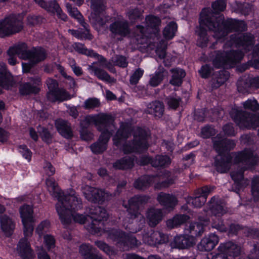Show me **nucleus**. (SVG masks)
<instances>
[{
  "label": "nucleus",
  "instance_id": "680f3d73",
  "mask_svg": "<svg viewBox=\"0 0 259 259\" xmlns=\"http://www.w3.org/2000/svg\"><path fill=\"white\" fill-rule=\"evenodd\" d=\"M107 148V145L104 144L101 142L97 140L90 146V149L92 152L95 154L103 153Z\"/></svg>",
  "mask_w": 259,
  "mask_h": 259
},
{
  "label": "nucleus",
  "instance_id": "864d4df0",
  "mask_svg": "<svg viewBox=\"0 0 259 259\" xmlns=\"http://www.w3.org/2000/svg\"><path fill=\"white\" fill-rule=\"evenodd\" d=\"M164 69L156 71L150 77L148 85L152 87L158 86L164 79Z\"/></svg>",
  "mask_w": 259,
  "mask_h": 259
},
{
  "label": "nucleus",
  "instance_id": "20e7f679",
  "mask_svg": "<svg viewBox=\"0 0 259 259\" xmlns=\"http://www.w3.org/2000/svg\"><path fill=\"white\" fill-rule=\"evenodd\" d=\"M161 24V20L157 16L149 14L145 17V27L142 25H137L135 27L133 36L139 41L148 37V29L151 30L153 32L159 31V27Z\"/></svg>",
  "mask_w": 259,
  "mask_h": 259
},
{
  "label": "nucleus",
  "instance_id": "de8ad7c7",
  "mask_svg": "<svg viewBox=\"0 0 259 259\" xmlns=\"http://www.w3.org/2000/svg\"><path fill=\"white\" fill-rule=\"evenodd\" d=\"M19 212L22 222L26 221H34L33 209L28 204H24L20 207Z\"/></svg>",
  "mask_w": 259,
  "mask_h": 259
},
{
  "label": "nucleus",
  "instance_id": "bb28decb",
  "mask_svg": "<svg viewBox=\"0 0 259 259\" xmlns=\"http://www.w3.org/2000/svg\"><path fill=\"white\" fill-rule=\"evenodd\" d=\"M31 49H28L27 44L24 42L10 47L9 52L12 54H16L19 58L24 60H28L30 58Z\"/></svg>",
  "mask_w": 259,
  "mask_h": 259
},
{
  "label": "nucleus",
  "instance_id": "a19ab883",
  "mask_svg": "<svg viewBox=\"0 0 259 259\" xmlns=\"http://www.w3.org/2000/svg\"><path fill=\"white\" fill-rule=\"evenodd\" d=\"M147 112L153 115L155 117L160 118L164 112V105L160 101L152 102L148 106Z\"/></svg>",
  "mask_w": 259,
  "mask_h": 259
},
{
  "label": "nucleus",
  "instance_id": "9d476101",
  "mask_svg": "<svg viewBox=\"0 0 259 259\" xmlns=\"http://www.w3.org/2000/svg\"><path fill=\"white\" fill-rule=\"evenodd\" d=\"M227 42L229 46L234 45L237 48L242 47L246 52H248L254 45V36L248 33L239 36L235 34H231Z\"/></svg>",
  "mask_w": 259,
  "mask_h": 259
},
{
  "label": "nucleus",
  "instance_id": "412c9836",
  "mask_svg": "<svg viewBox=\"0 0 259 259\" xmlns=\"http://www.w3.org/2000/svg\"><path fill=\"white\" fill-rule=\"evenodd\" d=\"M220 158L216 157L214 159V166L216 170L220 174L228 172L230 168L232 157L230 154L219 155Z\"/></svg>",
  "mask_w": 259,
  "mask_h": 259
},
{
  "label": "nucleus",
  "instance_id": "f03ea898",
  "mask_svg": "<svg viewBox=\"0 0 259 259\" xmlns=\"http://www.w3.org/2000/svg\"><path fill=\"white\" fill-rule=\"evenodd\" d=\"M199 23L196 32L198 36L197 44L201 48L206 47L208 42L207 30L205 27L213 32L214 38L219 42L225 41L230 33L243 32L247 29L244 21L215 16L210 10L205 8L200 13Z\"/></svg>",
  "mask_w": 259,
  "mask_h": 259
},
{
  "label": "nucleus",
  "instance_id": "2f4dec72",
  "mask_svg": "<svg viewBox=\"0 0 259 259\" xmlns=\"http://www.w3.org/2000/svg\"><path fill=\"white\" fill-rule=\"evenodd\" d=\"M0 225L2 231L7 237H10L14 232L15 224L13 220L7 214L0 217Z\"/></svg>",
  "mask_w": 259,
  "mask_h": 259
},
{
  "label": "nucleus",
  "instance_id": "49530a36",
  "mask_svg": "<svg viewBox=\"0 0 259 259\" xmlns=\"http://www.w3.org/2000/svg\"><path fill=\"white\" fill-rule=\"evenodd\" d=\"M246 169V168L243 167L231 173V177L234 182L235 188L239 191L243 187L244 172Z\"/></svg>",
  "mask_w": 259,
  "mask_h": 259
},
{
  "label": "nucleus",
  "instance_id": "0eeeda50",
  "mask_svg": "<svg viewBox=\"0 0 259 259\" xmlns=\"http://www.w3.org/2000/svg\"><path fill=\"white\" fill-rule=\"evenodd\" d=\"M150 197L147 195H136L131 198L128 201L127 208V216L131 219H134L140 214L139 212L140 206H144L148 203Z\"/></svg>",
  "mask_w": 259,
  "mask_h": 259
},
{
  "label": "nucleus",
  "instance_id": "0e129e2a",
  "mask_svg": "<svg viewBox=\"0 0 259 259\" xmlns=\"http://www.w3.org/2000/svg\"><path fill=\"white\" fill-rule=\"evenodd\" d=\"M72 35L79 40L87 39L91 40L93 39V35L90 32L83 31L79 30H71Z\"/></svg>",
  "mask_w": 259,
  "mask_h": 259
},
{
  "label": "nucleus",
  "instance_id": "6ab92c4d",
  "mask_svg": "<svg viewBox=\"0 0 259 259\" xmlns=\"http://www.w3.org/2000/svg\"><path fill=\"white\" fill-rule=\"evenodd\" d=\"M55 126L57 132L63 138L70 139L73 137L71 124L68 120L61 118H57L55 121Z\"/></svg>",
  "mask_w": 259,
  "mask_h": 259
},
{
  "label": "nucleus",
  "instance_id": "58836bf2",
  "mask_svg": "<svg viewBox=\"0 0 259 259\" xmlns=\"http://www.w3.org/2000/svg\"><path fill=\"white\" fill-rule=\"evenodd\" d=\"M172 73L169 83L176 87H180L183 83V79L186 76V72L183 69L176 68L170 70Z\"/></svg>",
  "mask_w": 259,
  "mask_h": 259
},
{
  "label": "nucleus",
  "instance_id": "f8f14e48",
  "mask_svg": "<svg viewBox=\"0 0 259 259\" xmlns=\"http://www.w3.org/2000/svg\"><path fill=\"white\" fill-rule=\"evenodd\" d=\"M86 120L93 122L97 130L101 131L109 130L114 121V118L111 114L101 113L90 116L89 119L86 118Z\"/></svg>",
  "mask_w": 259,
  "mask_h": 259
},
{
  "label": "nucleus",
  "instance_id": "3c124183",
  "mask_svg": "<svg viewBox=\"0 0 259 259\" xmlns=\"http://www.w3.org/2000/svg\"><path fill=\"white\" fill-rule=\"evenodd\" d=\"M108 237L113 241L115 242L117 245L120 247L125 234V232L116 229H110L107 231Z\"/></svg>",
  "mask_w": 259,
  "mask_h": 259
},
{
  "label": "nucleus",
  "instance_id": "8fccbe9b",
  "mask_svg": "<svg viewBox=\"0 0 259 259\" xmlns=\"http://www.w3.org/2000/svg\"><path fill=\"white\" fill-rule=\"evenodd\" d=\"M171 162V159L167 155H157L154 158L153 167L165 168L168 167Z\"/></svg>",
  "mask_w": 259,
  "mask_h": 259
},
{
  "label": "nucleus",
  "instance_id": "9b49d317",
  "mask_svg": "<svg viewBox=\"0 0 259 259\" xmlns=\"http://www.w3.org/2000/svg\"><path fill=\"white\" fill-rule=\"evenodd\" d=\"M215 187L205 185L196 189L194 192V196L188 198V203H191L195 207L200 208L206 202L209 194L215 189Z\"/></svg>",
  "mask_w": 259,
  "mask_h": 259
},
{
  "label": "nucleus",
  "instance_id": "5fc2aeb1",
  "mask_svg": "<svg viewBox=\"0 0 259 259\" xmlns=\"http://www.w3.org/2000/svg\"><path fill=\"white\" fill-rule=\"evenodd\" d=\"M126 16L131 23H134L142 19V12L138 7L130 9L126 13Z\"/></svg>",
  "mask_w": 259,
  "mask_h": 259
},
{
  "label": "nucleus",
  "instance_id": "c9c22d12",
  "mask_svg": "<svg viewBox=\"0 0 259 259\" xmlns=\"http://www.w3.org/2000/svg\"><path fill=\"white\" fill-rule=\"evenodd\" d=\"M190 219L189 216L185 214H177L166 221L167 227L169 229L180 227L185 224Z\"/></svg>",
  "mask_w": 259,
  "mask_h": 259
},
{
  "label": "nucleus",
  "instance_id": "4d7b16f0",
  "mask_svg": "<svg viewBox=\"0 0 259 259\" xmlns=\"http://www.w3.org/2000/svg\"><path fill=\"white\" fill-rule=\"evenodd\" d=\"M217 133V130L212 125L206 124L201 127L200 135L203 139L212 138V137L214 136Z\"/></svg>",
  "mask_w": 259,
  "mask_h": 259
},
{
  "label": "nucleus",
  "instance_id": "cd10ccee",
  "mask_svg": "<svg viewBox=\"0 0 259 259\" xmlns=\"http://www.w3.org/2000/svg\"><path fill=\"white\" fill-rule=\"evenodd\" d=\"M156 176L154 175H144L136 179L134 182V188L139 190L144 191L149 188L154 181Z\"/></svg>",
  "mask_w": 259,
  "mask_h": 259
},
{
  "label": "nucleus",
  "instance_id": "a878e982",
  "mask_svg": "<svg viewBox=\"0 0 259 259\" xmlns=\"http://www.w3.org/2000/svg\"><path fill=\"white\" fill-rule=\"evenodd\" d=\"M85 195V197L89 201L100 204H103L108 196L105 190L95 188H91V190Z\"/></svg>",
  "mask_w": 259,
  "mask_h": 259
},
{
  "label": "nucleus",
  "instance_id": "052dcab7",
  "mask_svg": "<svg viewBox=\"0 0 259 259\" xmlns=\"http://www.w3.org/2000/svg\"><path fill=\"white\" fill-rule=\"evenodd\" d=\"M211 8L213 12L210 10L214 16H216L214 14H219L223 12L226 8V2L225 0H216L212 2ZM208 10L209 9L207 8ZM210 10V9H209Z\"/></svg>",
  "mask_w": 259,
  "mask_h": 259
},
{
  "label": "nucleus",
  "instance_id": "b1692460",
  "mask_svg": "<svg viewBox=\"0 0 259 259\" xmlns=\"http://www.w3.org/2000/svg\"><path fill=\"white\" fill-rule=\"evenodd\" d=\"M17 252L22 259L34 258L33 250L27 238L24 237L20 240L17 245Z\"/></svg>",
  "mask_w": 259,
  "mask_h": 259
},
{
  "label": "nucleus",
  "instance_id": "1a4fd4ad",
  "mask_svg": "<svg viewBox=\"0 0 259 259\" xmlns=\"http://www.w3.org/2000/svg\"><path fill=\"white\" fill-rule=\"evenodd\" d=\"M234 162L236 164L242 163L247 165L248 168H252L257 165L258 156L254 154L251 149L245 148L235 153Z\"/></svg>",
  "mask_w": 259,
  "mask_h": 259
},
{
  "label": "nucleus",
  "instance_id": "6e6552de",
  "mask_svg": "<svg viewBox=\"0 0 259 259\" xmlns=\"http://www.w3.org/2000/svg\"><path fill=\"white\" fill-rule=\"evenodd\" d=\"M42 85L41 77L33 76L28 77L27 81L21 84L19 87V93L21 96L37 95L40 91Z\"/></svg>",
  "mask_w": 259,
  "mask_h": 259
},
{
  "label": "nucleus",
  "instance_id": "2eb2a0df",
  "mask_svg": "<svg viewBox=\"0 0 259 259\" xmlns=\"http://www.w3.org/2000/svg\"><path fill=\"white\" fill-rule=\"evenodd\" d=\"M109 30L114 36L121 38L127 36L131 33V29L127 21L116 20L109 25Z\"/></svg>",
  "mask_w": 259,
  "mask_h": 259
},
{
  "label": "nucleus",
  "instance_id": "ea45409f",
  "mask_svg": "<svg viewBox=\"0 0 259 259\" xmlns=\"http://www.w3.org/2000/svg\"><path fill=\"white\" fill-rule=\"evenodd\" d=\"M187 227L188 228H186V230L189 233V236L195 240L196 237L201 236L204 230V225L200 222H191Z\"/></svg>",
  "mask_w": 259,
  "mask_h": 259
},
{
  "label": "nucleus",
  "instance_id": "a211bd4d",
  "mask_svg": "<svg viewBox=\"0 0 259 259\" xmlns=\"http://www.w3.org/2000/svg\"><path fill=\"white\" fill-rule=\"evenodd\" d=\"M158 177L163 180L162 181L158 182L155 185V188L159 189L167 188L175 184L178 179V177L175 174L168 170H164L160 174H157Z\"/></svg>",
  "mask_w": 259,
  "mask_h": 259
},
{
  "label": "nucleus",
  "instance_id": "69168bd1",
  "mask_svg": "<svg viewBox=\"0 0 259 259\" xmlns=\"http://www.w3.org/2000/svg\"><path fill=\"white\" fill-rule=\"evenodd\" d=\"M213 70V68L210 64H205L201 66L198 73L201 78L207 79L211 76Z\"/></svg>",
  "mask_w": 259,
  "mask_h": 259
},
{
  "label": "nucleus",
  "instance_id": "e433bc0d",
  "mask_svg": "<svg viewBox=\"0 0 259 259\" xmlns=\"http://www.w3.org/2000/svg\"><path fill=\"white\" fill-rule=\"evenodd\" d=\"M146 217L149 225L152 227H155L162 219V211L159 209L151 208L147 210Z\"/></svg>",
  "mask_w": 259,
  "mask_h": 259
},
{
  "label": "nucleus",
  "instance_id": "13d9d810",
  "mask_svg": "<svg viewBox=\"0 0 259 259\" xmlns=\"http://www.w3.org/2000/svg\"><path fill=\"white\" fill-rule=\"evenodd\" d=\"M91 8L96 15H100L105 10L104 1L91 0Z\"/></svg>",
  "mask_w": 259,
  "mask_h": 259
},
{
  "label": "nucleus",
  "instance_id": "c85d7f7f",
  "mask_svg": "<svg viewBox=\"0 0 259 259\" xmlns=\"http://www.w3.org/2000/svg\"><path fill=\"white\" fill-rule=\"evenodd\" d=\"M157 199L161 205L169 209H173L178 203V199L172 194L160 192Z\"/></svg>",
  "mask_w": 259,
  "mask_h": 259
},
{
  "label": "nucleus",
  "instance_id": "f3484780",
  "mask_svg": "<svg viewBox=\"0 0 259 259\" xmlns=\"http://www.w3.org/2000/svg\"><path fill=\"white\" fill-rule=\"evenodd\" d=\"M218 249L222 253H224L228 258H231L239 256L241 254V247L233 241H228L221 243Z\"/></svg>",
  "mask_w": 259,
  "mask_h": 259
},
{
  "label": "nucleus",
  "instance_id": "f704fd0d",
  "mask_svg": "<svg viewBox=\"0 0 259 259\" xmlns=\"http://www.w3.org/2000/svg\"><path fill=\"white\" fill-rule=\"evenodd\" d=\"M79 253L84 259H103L95 250L92 245L89 244H82L79 248Z\"/></svg>",
  "mask_w": 259,
  "mask_h": 259
},
{
  "label": "nucleus",
  "instance_id": "4c0bfd02",
  "mask_svg": "<svg viewBox=\"0 0 259 259\" xmlns=\"http://www.w3.org/2000/svg\"><path fill=\"white\" fill-rule=\"evenodd\" d=\"M134 166V158L131 156H124L116 160L113 163V167L115 169L126 170L131 169Z\"/></svg>",
  "mask_w": 259,
  "mask_h": 259
},
{
  "label": "nucleus",
  "instance_id": "a18cd8bd",
  "mask_svg": "<svg viewBox=\"0 0 259 259\" xmlns=\"http://www.w3.org/2000/svg\"><path fill=\"white\" fill-rule=\"evenodd\" d=\"M33 1L41 8L53 14H55L61 8L56 1H50L49 2L45 0H33Z\"/></svg>",
  "mask_w": 259,
  "mask_h": 259
},
{
  "label": "nucleus",
  "instance_id": "473e14b6",
  "mask_svg": "<svg viewBox=\"0 0 259 259\" xmlns=\"http://www.w3.org/2000/svg\"><path fill=\"white\" fill-rule=\"evenodd\" d=\"M95 63H94L92 65H89V68L94 72V75L99 80L108 83H113L116 82V79L111 77L105 70L94 65Z\"/></svg>",
  "mask_w": 259,
  "mask_h": 259
},
{
  "label": "nucleus",
  "instance_id": "6e6d98bb",
  "mask_svg": "<svg viewBox=\"0 0 259 259\" xmlns=\"http://www.w3.org/2000/svg\"><path fill=\"white\" fill-rule=\"evenodd\" d=\"M251 193L254 202L259 201V177L253 178L251 183Z\"/></svg>",
  "mask_w": 259,
  "mask_h": 259
},
{
  "label": "nucleus",
  "instance_id": "09e8293b",
  "mask_svg": "<svg viewBox=\"0 0 259 259\" xmlns=\"http://www.w3.org/2000/svg\"><path fill=\"white\" fill-rule=\"evenodd\" d=\"M178 24L175 21L169 22L163 30V37L167 40L172 39L176 35Z\"/></svg>",
  "mask_w": 259,
  "mask_h": 259
},
{
  "label": "nucleus",
  "instance_id": "f257e3e1",
  "mask_svg": "<svg viewBox=\"0 0 259 259\" xmlns=\"http://www.w3.org/2000/svg\"><path fill=\"white\" fill-rule=\"evenodd\" d=\"M46 184L51 195L60 203L56 205V209L63 225H70L72 219L80 224H86L90 220L91 222L87 225V229L93 234L102 232L109 217L104 207H94L90 209V214L87 215L76 213V211L82 208V203L81 199L75 196L74 190L71 189L70 193L65 194L53 178L47 179Z\"/></svg>",
  "mask_w": 259,
  "mask_h": 259
},
{
  "label": "nucleus",
  "instance_id": "4468645a",
  "mask_svg": "<svg viewBox=\"0 0 259 259\" xmlns=\"http://www.w3.org/2000/svg\"><path fill=\"white\" fill-rule=\"evenodd\" d=\"M229 114L233 121L239 127H244L248 125L250 112L243 111L234 105L231 108Z\"/></svg>",
  "mask_w": 259,
  "mask_h": 259
},
{
  "label": "nucleus",
  "instance_id": "37998d69",
  "mask_svg": "<svg viewBox=\"0 0 259 259\" xmlns=\"http://www.w3.org/2000/svg\"><path fill=\"white\" fill-rule=\"evenodd\" d=\"M230 72L225 69L215 73L212 79V87L218 88L223 85L229 78Z\"/></svg>",
  "mask_w": 259,
  "mask_h": 259
},
{
  "label": "nucleus",
  "instance_id": "7ed1b4c3",
  "mask_svg": "<svg viewBox=\"0 0 259 259\" xmlns=\"http://www.w3.org/2000/svg\"><path fill=\"white\" fill-rule=\"evenodd\" d=\"M133 139L124 144L122 150L124 154L141 153L147 151L149 147L148 139L150 134L145 128L138 126L133 134Z\"/></svg>",
  "mask_w": 259,
  "mask_h": 259
},
{
  "label": "nucleus",
  "instance_id": "39448f33",
  "mask_svg": "<svg viewBox=\"0 0 259 259\" xmlns=\"http://www.w3.org/2000/svg\"><path fill=\"white\" fill-rule=\"evenodd\" d=\"M24 28L23 23L15 15L0 20V37L4 38L19 33Z\"/></svg>",
  "mask_w": 259,
  "mask_h": 259
},
{
  "label": "nucleus",
  "instance_id": "c03bdc74",
  "mask_svg": "<svg viewBox=\"0 0 259 259\" xmlns=\"http://www.w3.org/2000/svg\"><path fill=\"white\" fill-rule=\"evenodd\" d=\"M229 68L240 62L244 57V53L240 50H232L226 51Z\"/></svg>",
  "mask_w": 259,
  "mask_h": 259
},
{
  "label": "nucleus",
  "instance_id": "e2e57ef3",
  "mask_svg": "<svg viewBox=\"0 0 259 259\" xmlns=\"http://www.w3.org/2000/svg\"><path fill=\"white\" fill-rule=\"evenodd\" d=\"M18 152L21 153L22 156L28 162L31 160L32 152L25 144L19 145L17 146Z\"/></svg>",
  "mask_w": 259,
  "mask_h": 259
},
{
  "label": "nucleus",
  "instance_id": "338daca9",
  "mask_svg": "<svg viewBox=\"0 0 259 259\" xmlns=\"http://www.w3.org/2000/svg\"><path fill=\"white\" fill-rule=\"evenodd\" d=\"M100 106V100L96 98H89L84 102L83 108L86 110L94 109Z\"/></svg>",
  "mask_w": 259,
  "mask_h": 259
},
{
  "label": "nucleus",
  "instance_id": "aec40b11",
  "mask_svg": "<svg viewBox=\"0 0 259 259\" xmlns=\"http://www.w3.org/2000/svg\"><path fill=\"white\" fill-rule=\"evenodd\" d=\"M195 239L189 235H179L175 237L171 243L172 248L179 249L189 248L195 244Z\"/></svg>",
  "mask_w": 259,
  "mask_h": 259
},
{
  "label": "nucleus",
  "instance_id": "774afa93",
  "mask_svg": "<svg viewBox=\"0 0 259 259\" xmlns=\"http://www.w3.org/2000/svg\"><path fill=\"white\" fill-rule=\"evenodd\" d=\"M243 106L245 109L253 112H256L259 110V104L255 99H248L243 103Z\"/></svg>",
  "mask_w": 259,
  "mask_h": 259
},
{
  "label": "nucleus",
  "instance_id": "ddd939ff",
  "mask_svg": "<svg viewBox=\"0 0 259 259\" xmlns=\"http://www.w3.org/2000/svg\"><path fill=\"white\" fill-rule=\"evenodd\" d=\"M213 147L219 155L225 154V153L233 149L236 144L234 140L223 138L220 134H218L212 139Z\"/></svg>",
  "mask_w": 259,
  "mask_h": 259
},
{
  "label": "nucleus",
  "instance_id": "72a5a7b5",
  "mask_svg": "<svg viewBox=\"0 0 259 259\" xmlns=\"http://www.w3.org/2000/svg\"><path fill=\"white\" fill-rule=\"evenodd\" d=\"M47 96L53 102H63L70 99L69 93L64 89L59 88L48 92Z\"/></svg>",
  "mask_w": 259,
  "mask_h": 259
},
{
  "label": "nucleus",
  "instance_id": "393cba45",
  "mask_svg": "<svg viewBox=\"0 0 259 259\" xmlns=\"http://www.w3.org/2000/svg\"><path fill=\"white\" fill-rule=\"evenodd\" d=\"M237 88L238 92L242 93L247 92L250 89H259V76L239 80L237 82Z\"/></svg>",
  "mask_w": 259,
  "mask_h": 259
},
{
  "label": "nucleus",
  "instance_id": "7c9ffc66",
  "mask_svg": "<svg viewBox=\"0 0 259 259\" xmlns=\"http://www.w3.org/2000/svg\"><path fill=\"white\" fill-rule=\"evenodd\" d=\"M47 57V53L45 49L40 46L33 47L31 49L30 58L33 64H37L44 61Z\"/></svg>",
  "mask_w": 259,
  "mask_h": 259
},
{
  "label": "nucleus",
  "instance_id": "423d86ee",
  "mask_svg": "<svg viewBox=\"0 0 259 259\" xmlns=\"http://www.w3.org/2000/svg\"><path fill=\"white\" fill-rule=\"evenodd\" d=\"M212 228L221 233L227 232L229 236L238 235L239 231L243 229L241 225L232 222L230 219H222L217 218L211 223Z\"/></svg>",
  "mask_w": 259,
  "mask_h": 259
},
{
  "label": "nucleus",
  "instance_id": "4be33fe9",
  "mask_svg": "<svg viewBox=\"0 0 259 259\" xmlns=\"http://www.w3.org/2000/svg\"><path fill=\"white\" fill-rule=\"evenodd\" d=\"M208 205L211 213L215 217L212 222L217 218L223 219L222 216L226 213L222 201L218 196H214L209 201Z\"/></svg>",
  "mask_w": 259,
  "mask_h": 259
},
{
  "label": "nucleus",
  "instance_id": "603ef678",
  "mask_svg": "<svg viewBox=\"0 0 259 259\" xmlns=\"http://www.w3.org/2000/svg\"><path fill=\"white\" fill-rule=\"evenodd\" d=\"M138 242L136 237L128 235L125 233L120 247L124 249L134 248L138 246Z\"/></svg>",
  "mask_w": 259,
  "mask_h": 259
},
{
  "label": "nucleus",
  "instance_id": "dca6fc26",
  "mask_svg": "<svg viewBox=\"0 0 259 259\" xmlns=\"http://www.w3.org/2000/svg\"><path fill=\"white\" fill-rule=\"evenodd\" d=\"M135 131H134V128L130 124L126 122H122L113 138L114 144L116 146H119L121 144V141L127 140L131 134H133Z\"/></svg>",
  "mask_w": 259,
  "mask_h": 259
},
{
  "label": "nucleus",
  "instance_id": "bf43d9fd",
  "mask_svg": "<svg viewBox=\"0 0 259 259\" xmlns=\"http://www.w3.org/2000/svg\"><path fill=\"white\" fill-rule=\"evenodd\" d=\"M165 101L169 108L176 110L179 107L182 99L175 94V96H169L167 97Z\"/></svg>",
  "mask_w": 259,
  "mask_h": 259
},
{
  "label": "nucleus",
  "instance_id": "c756f323",
  "mask_svg": "<svg viewBox=\"0 0 259 259\" xmlns=\"http://www.w3.org/2000/svg\"><path fill=\"white\" fill-rule=\"evenodd\" d=\"M214 55L212 59V63L214 68H225L229 67L226 51H214Z\"/></svg>",
  "mask_w": 259,
  "mask_h": 259
},
{
  "label": "nucleus",
  "instance_id": "79ce46f5",
  "mask_svg": "<svg viewBox=\"0 0 259 259\" xmlns=\"http://www.w3.org/2000/svg\"><path fill=\"white\" fill-rule=\"evenodd\" d=\"M13 85V76L12 74L5 67L0 69V86L4 89H7Z\"/></svg>",
  "mask_w": 259,
  "mask_h": 259
},
{
  "label": "nucleus",
  "instance_id": "5701e85b",
  "mask_svg": "<svg viewBox=\"0 0 259 259\" xmlns=\"http://www.w3.org/2000/svg\"><path fill=\"white\" fill-rule=\"evenodd\" d=\"M219 237L215 233H210L201 239L197 245L198 250L201 251H210L219 242Z\"/></svg>",
  "mask_w": 259,
  "mask_h": 259
}]
</instances>
